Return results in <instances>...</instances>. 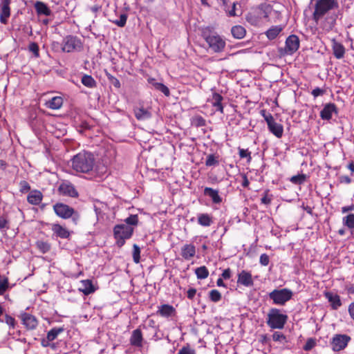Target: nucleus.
<instances>
[{
	"instance_id": "nucleus-64",
	"label": "nucleus",
	"mask_w": 354,
	"mask_h": 354,
	"mask_svg": "<svg viewBox=\"0 0 354 354\" xmlns=\"http://www.w3.org/2000/svg\"><path fill=\"white\" fill-rule=\"evenodd\" d=\"M41 344L43 347H49L51 346V341L48 340V337H46V338L41 339Z\"/></svg>"
},
{
	"instance_id": "nucleus-14",
	"label": "nucleus",
	"mask_w": 354,
	"mask_h": 354,
	"mask_svg": "<svg viewBox=\"0 0 354 354\" xmlns=\"http://www.w3.org/2000/svg\"><path fill=\"white\" fill-rule=\"evenodd\" d=\"M237 283L245 287H252L254 285L252 274L246 270H242L238 274Z\"/></svg>"
},
{
	"instance_id": "nucleus-1",
	"label": "nucleus",
	"mask_w": 354,
	"mask_h": 354,
	"mask_svg": "<svg viewBox=\"0 0 354 354\" xmlns=\"http://www.w3.org/2000/svg\"><path fill=\"white\" fill-rule=\"evenodd\" d=\"M95 159L93 153L81 151L71 159L72 168L77 172L88 174L95 165Z\"/></svg>"
},
{
	"instance_id": "nucleus-12",
	"label": "nucleus",
	"mask_w": 354,
	"mask_h": 354,
	"mask_svg": "<svg viewBox=\"0 0 354 354\" xmlns=\"http://www.w3.org/2000/svg\"><path fill=\"white\" fill-rule=\"evenodd\" d=\"M57 191L59 194L70 197H77L78 192L74 185L68 181L62 182L58 187Z\"/></svg>"
},
{
	"instance_id": "nucleus-28",
	"label": "nucleus",
	"mask_w": 354,
	"mask_h": 354,
	"mask_svg": "<svg viewBox=\"0 0 354 354\" xmlns=\"http://www.w3.org/2000/svg\"><path fill=\"white\" fill-rule=\"evenodd\" d=\"M79 290L83 292L84 295H88L93 293L95 291V288L91 280L85 279L81 281V286L79 288Z\"/></svg>"
},
{
	"instance_id": "nucleus-47",
	"label": "nucleus",
	"mask_w": 354,
	"mask_h": 354,
	"mask_svg": "<svg viewBox=\"0 0 354 354\" xmlns=\"http://www.w3.org/2000/svg\"><path fill=\"white\" fill-rule=\"evenodd\" d=\"M306 175L304 174H298V175L292 176L290 178V181L295 185H301L304 183V181L306 180Z\"/></svg>"
},
{
	"instance_id": "nucleus-10",
	"label": "nucleus",
	"mask_w": 354,
	"mask_h": 354,
	"mask_svg": "<svg viewBox=\"0 0 354 354\" xmlns=\"http://www.w3.org/2000/svg\"><path fill=\"white\" fill-rule=\"evenodd\" d=\"M351 339V337L348 335H335L330 341L332 350L335 352H339L344 350L348 346Z\"/></svg>"
},
{
	"instance_id": "nucleus-57",
	"label": "nucleus",
	"mask_w": 354,
	"mask_h": 354,
	"mask_svg": "<svg viewBox=\"0 0 354 354\" xmlns=\"http://www.w3.org/2000/svg\"><path fill=\"white\" fill-rule=\"evenodd\" d=\"M272 199V196L268 194V191H266L263 196L261 198V201L265 205L270 204Z\"/></svg>"
},
{
	"instance_id": "nucleus-9",
	"label": "nucleus",
	"mask_w": 354,
	"mask_h": 354,
	"mask_svg": "<svg viewBox=\"0 0 354 354\" xmlns=\"http://www.w3.org/2000/svg\"><path fill=\"white\" fill-rule=\"evenodd\" d=\"M82 48L81 39L77 36L67 35L63 39L62 50L66 53H71L75 50H80Z\"/></svg>"
},
{
	"instance_id": "nucleus-35",
	"label": "nucleus",
	"mask_w": 354,
	"mask_h": 354,
	"mask_svg": "<svg viewBox=\"0 0 354 354\" xmlns=\"http://www.w3.org/2000/svg\"><path fill=\"white\" fill-rule=\"evenodd\" d=\"M220 156L218 154L212 153L206 157L205 165L207 167L217 166L219 165Z\"/></svg>"
},
{
	"instance_id": "nucleus-2",
	"label": "nucleus",
	"mask_w": 354,
	"mask_h": 354,
	"mask_svg": "<svg viewBox=\"0 0 354 354\" xmlns=\"http://www.w3.org/2000/svg\"><path fill=\"white\" fill-rule=\"evenodd\" d=\"M272 11V6L268 3H261L252 8L246 15V21L252 26H259L263 19L269 20V15Z\"/></svg>"
},
{
	"instance_id": "nucleus-20",
	"label": "nucleus",
	"mask_w": 354,
	"mask_h": 354,
	"mask_svg": "<svg viewBox=\"0 0 354 354\" xmlns=\"http://www.w3.org/2000/svg\"><path fill=\"white\" fill-rule=\"evenodd\" d=\"M269 131L277 138H281L283 133V125L277 123L274 119L267 124Z\"/></svg>"
},
{
	"instance_id": "nucleus-31",
	"label": "nucleus",
	"mask_w": 354,
	"mask_h": 354,
	"mask_svg": "<svg viewBox=\"0 0 354 354\" xmlns=\"http://www.w3.org/2000/svg\"><path fill=\"white\" fill-rule=\"evenodd\" d=\"M198 223L203 227H209L214 223L213 216L207 213H201L197 216Z\"/></svg>"
},
{
	"instance_id": "nucleus-26",
	"label": "nucleus",
	"mask_w": 354,
	"mask_h": 354,
	"mask_svg": "<svg viewBox=\"0 0 354 354\" xmlns=\"http://www.w3.org/2000/svg\"><path fill=\"white\" fill-rule=\"evenodd\" d=\"M51 230L53 233L59 238L68 239L70 236L69 231L58 223L53 224Z\"/></svg>"
},
{
	"instance_id": "nucleus-39",
	"label": "nucleus",
	"mask_w": 354,
	"mask_h": 354,
	"mask_svg": "<svg viewBox=\"0 0 354 354\" xmlns=\"http://www.w3.org/2000/svg\"><path fill=\"white\" fill-rule=\"evenodd\" d=\"M37 248L43 254L50 250V244L47 241H37L35 243Z\"/></svg>"
},
{
	"instance_id": "nucleus-37",
	"label": "nucleus",
	"mask_w": 354,
	"mask_h": 354,
	"mask_svg": "<svg viewBox=\"0 0 354 354\" xmlns=\"http://www.w3.org/2000/svg\"><path fill=\"white\" fill-rule=\"evenodd\" d=\"M195 274L198 279H205L209 276V270L206 266H203L195 270Z\"/></svg>"
},
{
	"instance_id": "nucleus-15",
	"label": "nucleus",
	"mask_w": 354,
	"mask_h": 354,
	"mask_svg": "<svg viewBox=\"0 0 354 354\" xmlns=\"http://www.w3.org/2000/svg\"><path fill=\"white\" fill-rule=\"evenodd\" d=\"M143 335L142 330L140 328H136L132 331L131 335L130 337V344L132 346L136 348H142L143 346Z\"/></svg>"
},
{
	"instance_id": "nucleus-55",
	"label": "nucleus",
	"mask_w": 354,
	"mask_h": 354,
	"mask_svg": "<svg viewBox=\"0 0 354 354\" xmlns=\"http://www.w3.org/2000/svg\"><path fill=\"white\" fill-rule=\"evenodd\" d=\"M20 192L22 193H25L28 192L30 189V186L29 183L26 180H21L19 183Z\"/></svg>"
},
{
	"instance_id": "nucleus-63",
	"label": "nucleus",
	"mask_w": 354,
	"mask_h": 354,
	"mask_svg": "<svg viewBox=\"0 0 354 354\" xmlns=\"http://www.w3.org/2000/svg\"><path fill=\"white\" fill-rule=\"evenodd\" d=\"M354 210V204L342 207V212L346 213Z\"/></svg>"
},
{
	"instance_id": "nucleus-32",
	"label": "nucleus",
	"mask_w": 354,
	"mask_h": 354,
	"mask_svg": "<svg viewBox=\"0 0 354 354\" xmlns=\"http://www.w3.org/2000/svg\"><path fill=\"white\" fill-rule=\"evenodd\" d=\"M332 48L333 55L337 59H342L344 57L345 54V48L341 43L337 42L336 40L333 39Z\"/></svg>"
},
{
	"instance_id": "nucleus-4",
	"label": "nucleus",
	"mask_w": 354,
	"mask_h": 354,
	"mask_svg": "<svg viewBox=\"0 0 354 354\" xmlns=\"http://www.w3.org/2000/svg\"><path fill=\"white\" fill-rule=\"evenodd\" d=\"M288 315L278 308H271L268 313L266 324L272 329H283L288 320Z\"/></svg>"
},
{
	"instance_id": "nucleus-17",
	"label": "nucleus",
	"mask_w": 354,
	"mask_h": 354,
	"mask_svg": "<svg viewBox=\"0 0 354 354\" xmlns=\"http://www.w3.org/2000/svg\"><path fill=\"white\" fill-rule=\"evenodd\" d=\"M337 106L333 103L326 104L320 111V117L322 120H329L332 118L333 113H337Z\"/></svg>"
},
{
	"instance_id": "nucleus-62",
	"label": "nucleus",
	"mask_w": 354,
	"mask_h": 354,
	"mask_svg": "<svg viewBox=\"0 0 354 354\" xmlns=\"http://www.w3.org/2000/svg\"><path fill=\"white\" fill-rule=\"evenodd\" d=\"M348 311L351 319L354 320V301L348 306Z\"/></svg>"
},
{
	"instance_id": "nucleus-19",
	"label": "nucleus",
	"mask_w": 354,
	"mask_h": 354,
	"mask_svg": "<svg viewBox=\"0 0 354 354\" xmlns=\"http://www.w3.org/2000/svg\"><path fill=\"white\" fill-rule=\"evenodd\" d=\"M196 252V247L194 244H185L181 248L180 255L185 260L192 259Z\"/></svg>"
},
{
	"instance_id": "nucleus-44",
	"label": "nucleus",
	"mask_w": 354,
	"mask_h": 354,
	"mask_svg": "<svg viewBox=\"0 0 354 354\" xmlns=\"http://www.w3.org/2000/svg\"><path fill=\"white\" fill-rule=\"evenodd\" d=\"M125 224L129 226H136L138 223V216L137 214H131L124 219Z\"/></svg>"
},
{
	"instance_id": "nucleus-34",
	"label": "nucleus",
	"mask_w": 354,
	"mask_h": 354,
	"mask_svg": "<svg viewBox=\"0 0 354 354\" xmlns=\"http://www.w3.org/2000/svg\"><path fill=\"white\" fill-rule=\"evenodd\" d=\"M232 36L238 39H243L246 34V30L242 26H234L231 29Z\"/></svg>"
},
{
	"instance_id": "nucleus-25",
	"label": "nucleus",
	"mask_w": 354,
	"mask_h": 354,
	"mask_svg": "<svg viewBox=\"0 0 354 354\" xmlns=\"http://www.w3.org/2000/svg\"><path fill=\"white\" fill-rule=\"evenodd\" d=\"M42 198V193L39 190L34 189L28 194L27 201L31 205H37L41 202Z\"/></svg>"
},
{
	"instance_id": "nucleus-61",
	"label": "nucleus",
	"mask_w": 354,
	"mask_h": 354,
	"mask_svg": "<svg viewBox=\"0 0 354 354\" xmlns=\"http://www.w3.org/2000/svg\"><path fill=\"white\" fill-rule=\"evenodd\" d=\"M196 290L195 288H189L187 292V298L193 299L196 295Z\"/></svg>"
},
{
	"instance_id": "nucleus-27",
	"label": "nucleus",
	"mask_w": 354,
	"mask_h": 354,
	"mask_svg": "<svg viewBox=\"0 0 354 354\" xmlns=\"http://www.w3.org/2000/svg\"><path fill=\"white\" fill-rule=\"evenodd\" d=\"M63 102L62 96H54L45 102V106L48 109L56 110L62 107Z\"/></svg>"
},
{
	"instance_id": "nucleus-58",
	"label": "nucleus",
	"mask_w": 354,
	"mask_h": 354,
	"mask_svg": "<svg viewBox=\"0 0 354 354\" xmlns=\"http://www.w3.org/2000/svg\"><path fill=\"white\" fill-rule=\"evenodd\" d=\"M259 262L263 266H268L270 262L269 256L267 254H262L260 256Z\"/></svg>"
},
{
	"instance_id": "nucleus-6",
	"label": "nucleus",
	"mask_w": 354,
	"mask_h": 354,
	"mask_svg": "<svg viewBox=\"0 0 354 354\" xmlns=\"http://www.w3.org/2000/svg\"><path fill=\"white\" fill-rule=\"evenodd\" d=\"M53 210L57 216L63 219L72 218L75 223H77V221L79 220V214L74 209V208L65 203H55L53 205Z\"/></svg>"
},
{
	"instance_id": "nucleus-7",
	"label": "nucleus",
	"mask_w": 354,
	"mask_h": 354,
	"mask_svg": "<svg viewBox=\"0 0 354 354\" xmlns=\"http://www.w3.org/2000/svg\"><path fill=\"white\" fill-rule=\"evenodd\" d=\"M293 296V292L288 288L274 289L268 294L269 298L273 304L279 306H284Z\"/></svg>"
},
{
	"instance_id": "nucleus-21",
	"label": "nucleus",
	"mask_w": 354,
	"mask_h": 354,
	"mask_svg": "<svg viewBox=\"0 0 354 354\" xmlns=\"http://www.w3.org/2000/svg\"><path fill=\"white\" fill-rule=\"evenodd\" d=\"M135 117L138 120H145L151 117V113L147 108H145L143 106H136L133 109Z\"/></svg>"
},
{
	"instance_id": "nucleus-24",
	"label": "nucleus",
	"mask_w": 354,
	"mask_h": 354,
	"mask_svg": "<svg viewBox=\"0 0 354 354\" xmlns=\"http://www.w3.org/2000/svg\"><path fill=\"white\" fill-rule=\"evenodd\" d=\"M203 194L209 197L214 204H220L222 202V198L219 195L218 191L216 189L207 187L204 189Z\"/></svg>"
},
{
	"instance_id": "nucleus-29",
	"label": "nucleus",
	"mask_w": 354,
	"mask_h": 354,
	"mask_svg": "<svg viewBox=\"0 0 354 354\" xmlns=\"http://www.w3.org/2000/svg\"><path fill=\"white\" fill-rule=\"evenodd\" d=\"M223 97L222 95L217 93H214L212 98L209 100L212 106L216 108V110L221 113H223Z\"/></svg>"
},
{
	"instance_id": "nucleus-56",
	"label": "nucleus",
	"mask_w": 354,
	"mask_h": 354,
	"mask_svg": "<svg viewBox=\"0 0 354 354\" xmlns=\"http://www.w3.org/2000/svg\"><path fill=\"white\" fill-rule=\"evenodd\" d=\"M260 113L267 124L274 119L272 114L269 112H267L265 109H262Z\"/></svg>"
},
{
	"instance_id": "nucleus-5",
	"label": "nucleus",
	"mask_w": 354,
	"mask_h": 354,
	"mask_svg": "<svg viewBox=\"0 0 354 354\" xmlns=\"http://www.w3.org/2000/svg\"><path fill=\"white\" fill-rule=\"evenodd\" d=\"M134 232L133 227L126 224H118L113 227V236L116 240V245L122 248L125 244V241L129 239Z\"/></svg>"
},
{
	"instance_id": "nucleus-45",
	"label": "nucleus",
	"mask_w": 354,
	"mask_h": 354,
	"mask_svg": "<svg viewBox=\"0 0 354 354\" xmlns=\"http://www.w3.org/2000/svg\"><path fill=\"white\" fill-rule=\"evenodd\" d=\"M239 155L241 158H246L248 162L252 160L251 152L248 149L239 147Z\"/></svg>"
},
{
	"instance_id": "nucleus-54",
	"label": "nucleus",
	"mask_w": 354,
	"mask_h": 354,
	"mask_svg": "<svg viewBox=\"0 0 354 354\" xmlns=\"http://www.w3.org/2000/svg\"><path fill=\"white\" fill-rule=\"evenodd\" d=\"M8 220L6 216H0V230L8 229Z\"/></svg>"
},
{
	"instance_id": "nucleus-46",
	"label": "nucleus",
	"mask_w": 354,
	"mask_h": 354,
	"mask_svg": "<svg viewBox=\"0 0 354 354\" xmlns=\"http://www.w3.org/2000/svg\"><path fill=\"white\" fill-rule=\"evenodd\" d=\"M209 297L212 301L218 302L221 299L222 297H221V292L218 290L214 289V290H212L209 292Z\"/></svg>"
},
{
	"instance_id": "nucleus-11",
	"label": "nucleus",
	"mask_w": 354,
	"mask_h": 354,
	"mask_svg": "<svg viewBox=\"0 0 354 354\" xmlns=\"http://www.w3.org/2000/svg\"><path fill=\"white\" fill-rule=\"evenodd\" d=\"M299 39L295 35H291L286 40L284 52L287 55H292L299 48Z\"/></svg>"
},
{
	"instance_id": "nucleus-13",
	"label": "nucleus",
	"mask_w": 354,
	"mask_h": 354,
	"mask_svg": "<svg viewBox=\"0 0 354 354\" xmlns=\"http://www.w3.org/2000/svg\"><path fill=\"white\" fill-rule=\"evenodd\" d=\"M11 0H1L0 3V22L7 24L8 19L10 16Z\"/></svg>"
},
{
	"instance_id": "nucleus-30",
	"label": "nucleus",
	"mask_w": 354,
	"mask_h": 354,
	"mask_svg": "<svg viewBox=\"0 0 354 354\" xmlns=\"http://www.w3.org/2000/svg\"><path fill=\"white\" fill-rule=\"evenodd\" d=\"M3 312H4V308L0 304V317H1L3 315ZM0 322H5L9 326L10 330L14 329L17 325V321L15 320V319L8 314L5 315L3 319H1V317H0ZM9 331H10V330H9ZM10 333V332H9V333Z\"/></svg>"
},
{
	"instance_id": "nucleus-41",
	"label": "nucleus",
	"mask_w": 354,
	"mask_h": 354,
	"mask_svg": "<svg viewBox=\"0 0 354 354\" xmlns=\"http://www.w3.org/2000/svg\"><path fill=\"white\" fill-rule=\"evenodd\" d=\"M192 124L196 127H204L206 125V121L203 117L197 115L192 118Z\"/></svg>"
},
{
	"instance_id": "nucleus-18",
	"label": "nucleus",
	"mask_w": 354,
	"mask_h": 354,
	"mask_svg": "<svg viewBox=\"0 0 354 354\" xmlns=\"http://www.w3.org/2000/svg\"><path fill=\"white\" fill-rule=\"evenodd\" d=\"M324 295L330 303L332 309L337 310L342 306L340 297L337 294L326 291L324 292Z\"/></svg>"
},
{
	"instance_id": "nucleus-36",
	"label": "nucleus",
	"mask_w": 354,
	"mask_h": 354,
	"mask_svg": "<svg viewBox=\"0 0 354 354\" xmlns=\"http://www.w3.org/2000/svg\"><path fill=\"white\" fill-rule=\"evenodd\" d=\"M64 328L63 327L53 328L47 333L46 337H48V340H50L51 342H53L57 337V336L60 333L64 332Z\"/></svg>"
},
{
	"instance_id": "nucleus-59",
	"label": "nucleus",
	"mask_w": 354,
	"mask_h": 354,
	"mask_svg": "<svg viewBox=\"0 0 354 354\" xmlns=\"http://www.w3.org/2000/svg\"><path fill=\"white\" fill-rule=\"evenodd\" d=\"M339 181L340 183L350 184L351 179L348 176H341L339 177Z\"/></svg>"
},
{
	"instance_id": "nucleus-23",
	"label": "nucleus",
	"mask_w": 354,
	"mask_h": 354,
	"mask_svg": "<svg viewBox=\"0 0 354 354\" xmlns=\"http://www.w3.org/2000/svg\"><path fill=\"white\" fill-rule=\"evenodd\" d=\"M34 8L38 15H44L48 17L52 14L51 10L43 1H37L34 4Z\"/></svg>"
},
{
	"instance_id": "nucleus-40",
	"label": "nucleus",
	"mask_w": 354,
	"mask_h": 354,
	"mask_svg": "<svg viewBox=\"0 0 354 354\" xmlns=\"http://www.w3.org/2000/svg\"><path fill=\"white\" fill-rule=\"evenodd\" d=\"M344 225L348 228L353 230L354 229V214H349L346 216H344L342 219Z\"/></svg>"
},
{
	"instance_id": "nucleus-22",
	"label": "nucleus",
	"mask_w": 354,
	"mask_h": 354,
	"mask_svg": "<svg viewBox=\"0 0 354 354\" xmlns=\"http://www.w3.org/2000/svg\"><path fill=\"white\" fill-rule=\"evenodd\" d=\"M176 313V309L169 304H162L160 306L157 311L158 315L167 318L175 315Z\"/></svg>"
},
{
	"instance_id": "nucleus-16",
	"label": "nucleus",
	"mask_w": 354,
	"mask_h": 354,
	"mask_svg": "<svg viewBox=\"0 0 354 354\" xmlns=\"http://www.w3.org/2000/svg\"><path fill=\"white\" fill-rule=\"evenodd\" d=\"M22 324L28 330H34L38 325V321L36 317L29 313H24L21 315Z\"/></svg>"
},
{
	"instance_id": "nucleus-48",
	"label": "nucleus",
	"mask_w": 354,
	"mask_h": 354,
	"mask_svg": "<svg viewBox=\"0 0 354 354\" xmlns=\"http://www.w3.org/2000/svg\"><path fill=\"white\" fill-rule=\"evenodd\" d=\"M128 16L127 14L123 13L120 15V19L119 20H114L113 21V23L115 25H117L119 27H124L127 21Z\"/></svg>"
},
{
	"instance_id": "nucleus-49",
	"label": "nucleus",
	"mask_w": 354,
	"mask_h": 354,
	"mask_svg": "<svg viewBox=\"0 0 354 354\" xmlns=\"http://www.w3.org/2000/svg\"><path fill=\"white\" fill-rule=\"evenodd\" d=\"M316 346V341L313 338H308L303 348L306 351H310Z\"/></svg>"
},
{
	"instance_id": "nucleus-3",
	"label": "nucleus",
	"mask_w": 354,
	"mask_h": 354,
	"mask_svg": "<svg viewBox=\"0 0 354 354\" xmlns=\"http://www.w3.org/2000/svg\"><path fill=\"white\" fill-rule=\"evenodd\" d=\"M339 3L337 0H317L315 4L313 19L318 22L329 11L337 9Z\"/></svg>"
},
{
	"instance_id": "nucleus-52",
	"label": "nucleus",
	"mask_w": 354,
	"mask_h": 354,
	"mask_svg": "<svg viewBox=\"0 0 354 354\" xmlns=\"http://www.w3.org/2000/svg\"><path fill=\"white\" fill-rule=\"evenodd\" d=\"M28 49L32 52L35 57H38L39 56V46L35 42H32L29 44Z\"/></svg>"
},
{
	"instance_id": "nucleus-33",
	"label": "nucleus",
	"mask_w": 354,
	"mask_h": 354,
	"mask_svg": "<svg viewBox=\"0 0 354 354\" xmlns=\"http://www.w3.org/2000/svg\"><path fill=\"white\" fill-rule=\"evenodd\" d=\"M283 28L282 26H273L266 32V35L270 40L274 39L283 30Z\"/></svg>"
},
{
	"instance_id": "nucleus-60",
	"label": "nucleus",
	"mask_w": 354,
	"mask_h": 354,
	"mask_svg": "<svg viewBox=\"0 0 354 354\" xmlns=\"http://www.w3.org/2000/svg\"><path fill=\"white\" fill-rule=\"evenodd\" d=\"M222 278L224 279H229L232 276V272L230 268H227L223 270L222 274Z\"/></svg>"
},
{
	"instance_id": "nucleus-50",
	"label": "nucleus",
	"mask_w": 354,
	"mask_h": 354,
	"mask_svg": "<svg viewBox=\"0 0 354 354\" xmlns=\"http://www.w3.org/2000/svg\"><path fill=\"white\" fill-rule=\"evenodd\" d=\"M272 339L274 342H287L286 337L282 333L276 331L272 335Z\"/></svg>"
},
{
	"instance_id": "nucleus-53",
	"label": "nucleus",
	"mask_w": 354,
	"mask_h": 354,
	"mask_svg": "<svg viewBox=\"0 0 354 354\" xmlns=\"http://www.w3.org/2000/svg\"><path fill=\"white\" fill-rule=\"evenodd\" d=\"M147 82L151 86H155L156 87V88H168L163 84L158 83L156 82V79H154V78L149 77V78H147Z\"/></svg>"
},
{
	"instance_id": "nucleus-42",
	"label": "nucleus",
	"mask_w": 354,
	"mask_h": 354,
	"mask_svg": "<svg viewBox=\"0 0 354 354\" xmlns=\"http://www.w3.org/2000/svg\"><path fill=\"white\" fill-rule=\"evenodd\" d=\"M140 247L136 244H133L132 257L135 263H139L140 262Z\"/></svg>"
},
{
	"instance_id": "nucleus-51",
	"label": "nucleus",
	"mask_w": 354,
	"mask_h": 354,
	"mask_svg": "<svg viewBox=\"0 0 354 354\" xmlns=\"http://www.w3.org/2000/svg\"><path fill=\"white\" fill-rule=\"evenodd\" d=\"M178 354H196V351L194 348H192L190 345L187 344L182 348H180Z\"/></svg>"
},
{
	"instance_id": "nucleus-38",
	"label": "nucleus",
	"mask_w": 354,
	"mask_h": 354,
	"mask_svg": "<svg viewBox=\"0 0 354 354\" xmlns=\"http://www.w3.org/2000/svg\"><path fill=\"white\" fill-rule=\"evenodd\" d=\"M81 82L86 87L92 88L95 86L96 82L91 75H84L82 77Z\"/></svg>"
},
{
	"instance_id": "nucleus-43",
	"label": "nucleus",
	"mask_w": 354,
	"mask_h": 354,
	"mask_svg": "<svg viewBox=\"0 0 354 354\" xmlns=\"http://www.w3.org/2000/svg\"><path fill=\"white\" fill-rule=\"evenodd\" d=\"M106 76L111 84V86L115 87V88H120V82L119 80L112 75L111 73H109L108 71H105Z\"/></svg>"
},
{
	"instance_id": "nucleus-8",
	"label": "nucleus",
	"mask_w": 354,
	"mask_h": 354,
	"mask_svg": "<svg viewBox=\"0 0 354 354\" xmlns=\"http://www.w3.org/2000/svg\"><path fill=\"white\" fill-rule=\"evenodd\" d=\"M203 37L208 44L209 47L215 53L222 52L225 46V41L218 35L211 34L206 31L203 32Z\"/></svg>"
}]
</instances>
